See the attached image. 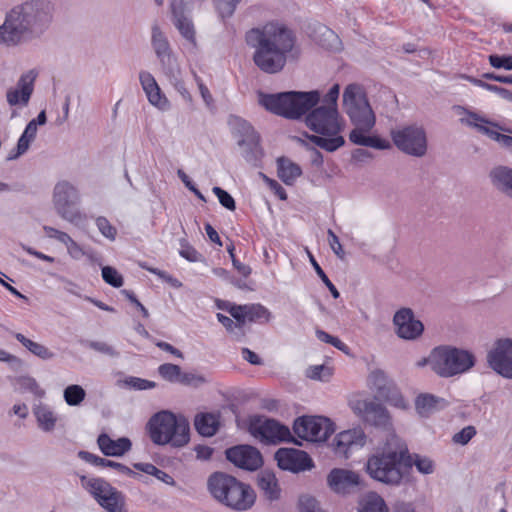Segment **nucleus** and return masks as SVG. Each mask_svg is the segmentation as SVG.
<instances>
[{
	"instance_id": "obj_1",
	"label": "nucleus",
	"mask_w": 512,
	"mask_h": 512,
	"mask_svg": "<svg viewBox=\"0 0 512 512\" xmlns=\"http://www.w3.org/2000/svg\"><path fill=\"white\" fill-rule=\"evenodd\" d=\"M245 39L248 46L255 48V65L268 74L282 71L295 45L293 32L278 23L252 28L246 33Z\"/></svg>"
},
{
	"instance_id": "obj_2",
	"label": "nucleus",
	"mask_w": 512,
	"mask_h": 512,
	"mask_svg": "<svg viewBox=\"0 0 512 512\" xmlns=\"http://www.w3.org/2000/svg\"><path fill=\"white\" fill-rule=\"evenodd\" d=\"M54 12L55 7L50 0H25L7 11L18 45L44 36L52 26Z\"/></svg>"
},
{
	"instance_id": "obj_3",
	"label": "nucleus",
	"mask_w": 512,
	"mask_h": 512,
	"mask_svg": "<svg viewBox=\"0 0 512 512\" xmlns=\"http://www.w3.org/2000/svg\"><path fill=\"white\" fill-rule=\"evenodd\" d=\"M344 110L355 126L349 134V140L358 146L387 150L391 143L377 135H369L375 125V114L368 99L359 85H348L343 93Z\"/></svg>"
},
{
	"instance_id": "obj_4",
	"label": "nucleus",
	"mask_w": 512,
	"mask_h": 512,
	"mask_svg": "<svg viewBox=\"0 0 512 512\" xmlns=\"http://www.w3.org/2000/svg\"><path fill=\"white\" fill-rule=\"evenodd\" d=\"M368 475L383 484L399 486L412 468V456L405 442L395 435L366 462Z\"/></svg>"
},
{
	"instance_id": "obj_5",
	"label": "nucleus",
	"mask_w": 512,
	"mask_h": 512,
	"mask_svg": "<svg viewBox=\"0 0 512 512\" xmlns=\"http://www.w3.org/2000/svg\"><path fill=\"white\" fill-rule=\"evenodd\" d=\"M207 490L218 503L237 512L250 510L256 502L249 484L225 472H213L207 479Z\"/></svg>"
},
{
	"instance_id": "obj_6",
	"label": "nucleus",
	"mask_w": 512,
	"mask_h": 512,
	"mask_svg": "<svg viewBox=\"0 0 512 512\" xmlns=\"http://www.w3.org/2000/svg\"><path fill=\"white\" fill-rule=\"evenodd\" d=\"M305 125L320 135L305 133V137L316 146L334 152L345 144L339 133L342 125L336 107L315 106L305 115Z\"/></svg>"
},
{
	"instance_id": "obj_7",
	"label": "nucleus",
	"mask_w": 512,
	"mask_h": 512,
	"mask_svg": "<svg viewBox=\"0 0 512 512\" xmlns=\"http://www.w3.org/2000/svg\"><path fill=\"white\" fill-rule=\"evenodd\" d=\"M151 442L158 446L182 448L190 441V424L187 418L169 410L153 414L146 424Z\"/></svg>"
},
{
	"instance_id": "obj_8",
	"label": "nucleus",
	"mask_w": 512,
	"mask_h": 512,
	"mask_svg": "<svg viewBox=\"0 0 512 512\" xmlns=\"http://www.w3.org/2000/svg\"><path fill=\"white\" fill-rule=\"evenodd\" d=\"M317 90L259 93V104L267 111L290 120H299L320 102Z\"/></svg>"
},
{
	"instance_id": "obj_9",
	"label": "nucleus",
	"mask_w": 512,
	"mask_h": 512,
	"mask_svg": "<svg viewBox=\"0 0 512 512\" xmlns=\"http://www.w3.org/2000/svg\"><path fill=\"white\" fill-rule=\"evenodd\" d=\"M475 356L464 349L440 346L432 350L427 362L441 377H452L470 370L475 365Z\"/></svg>"
},
{
	"instance_id": "obj_10",
	"label": "nucleus",
	"mask_w": 512,
	"mask_h": 512,
	"mask_svg": "<svg viewBox=\"0 0 512 512\" xmlns=\"http://www.w3.org/2000/svg\"><path fill=\"white\" fill-rule=\"evenodd\" d=\"M248 430L264 444L276 445L282 442H292L296 445H301L293 437L288 426L273 418L260 415L253 416L249 421Z\"/></svg>"
},
{
	"instance_id": "obj_11",
	"label": "nucleus",
	"mask_w": 512,
	"mask_h": 512,
	"mask_svg": "<svg viewBox=\"0 0 512 512\" xmlns=\"http://www.w3.org/2000/svg\"><path fill=\"white\" fill-rule=\"evenodd\" d=\"M390 135L394 145L409 156L420 158L427 153V134L421 125H405L391 130Z\"/></svg>"
},
{
	"instance_id": "obj_12",
	"label": "nucleus",
	"mask_w": 512,
	"mask_h": 512,
	"mask_svg": "<svg viewBox=\"0 0 512 512\" xmlns=\"http://www.w3.org/2000/svg\"><path fill=\"white\" fill-rule=\"evenodd\" d=\"M80 195L77 188L68 181H59L53 189V204L57 214L70 223L82 220V214L77 208Z\"/></svg>"
},
{
	"instance_id": "obj_13",
	"label": "nucleus",
	"mask_w": 512,
	"mask_h": 512,
	"mask_svg": "<svg viewBox=\"0 0 512 512\" xmlns=\"http://www.w3.org/2000/svg\"><path fill=\"white\" fill-rule=\"evenodd\" d=\"M293 431L303 440L322 442L334 432V423L323 416H301L295 419Z\"/></svg>"
},
{
	"instance_id": "obj_14",
	"label": "nucleus",
	"mask_w": 512,
	"mask_h": 512,
	"mask_svg": "<svg viewBox=\"0 0 512 512\" xmlns=\"http://www.w3.org/2000/svg\"><path fill=\"white\" fill-rule=\"evenodd\" d=\"M368 385L375 392V398L383 400L396 408L405 409L406 401L395 383L383 370L375 369L368 376Z\"/></svg>"
},
{
	"instance_id": "obj_15",
	"label": "nucleus",
	"mask_w": 512,
	"mask_h": 512,
	"mask_svg": "<svg viewBox=\"0 0 512 512\" xmlns=\"http://www.w3.org/2000/svg\"><path fill=\"white\" fill-rule=\"evenodd\" d=\"M151 46L159 61L163 74L165 76H175L178 72L176 57L167 36L157 23L153 24L151 27Z\"/></svg>"
},
{
	"instance_id": "obj_16",
	"label": "nucleus",
	"mask_w": 512,
	"mask_h": 512,
	"mask_svg": "<svg viewBox=\"0 0 512 512\" xmlns=\"http://www.w3.org/2000/svg\"><path fill=\"white\" fill-rule=\"evenodd\" d=\"M487 362L497 374L512 379V340L499 339L488 352Z\"/></svg>"
},
{
	"instance_id": "obj_17",
	"label": "nucleus",
	"mask_w": 512,
	"mask_h": 512,
	"mask_svg": "<svg viewBox=\"0 0 512 512\" xmlns=\"http://www.w3.org/2000/svg\"><path fill=\"white\" fill-rule=\"evenodd\" d=\"M277 465L281 470L292 473L304 472L314 467L310 455L295 448H279L274 455Z\"/></svg>"
},
{
	"instance_id": "obj_18",
	"label": "nucleus",
	"mask_w": 512,
	"mask_h": 512,
	"mask_svg": "<svg viewBox=\"0 0 512 512\" xmlns=\"http://www.w3.org/2000/svg\"><path fill=\"white\" fill-rule=\"evenodd\" d=\"M327 484L338 494H349L365 488L360 475L354 471L334 468L327 476Z\"/></svg>"
},
{
	"instance_id": "obj_19",
	"label": "nucleus",
	"mask_w": 512,
	"mask_h": 512,
	"mask_svg": "<svg viewBox=\"0 0 512 512\" xmlns=\"http://www.w3.org/2000/svg\"><path fill=\"white\" fill-rule=\"evenodd\" d=\"M225 455L228 461L236 467L247 471H255L263 465L260 451L250 445H237L226 449Z\"/></svg>"
},
{
	"instance_id": "obj_20",
	"label": "nucleus",
	"mask_w": 512,
	"mask_h": 512,
	"mask_svg": "<svg viewBox=\"0 0 512 512\" xmlns=\"http://www.w3.org/2000/svg\"><path fill=\"white\" fill-rule=\"evenodd\" d=\"M466 124L468 126L474 127L475 129H477L478 132L498 142L502 147H512V136L502 134L495 130L494 128L509 133H512V130L500 126L498 123L485 119L475 112L468 113V119L466 120Z\"/></svg>"
},
{
	"instance_id": "obj_21",
	"label": "nucleus",
	"mask_w": 512,
	"mask_h": 512,
	"mask_svg": "<svg viewBox=\"0 0 512 512\" xmlns=\"http://www.w3.org/2000/svg\"><path fill=\"white\" fill-rule=\"evenodd\" d=\"M395 332L399 338L414 340L424 331L423 323L416 319L410 308H401L393 317Z\"/></svg>"
},
{
	"instance_id": "obj_22",
	"label": "nucleus",
	"mask_w": 512,
	"mask_h": 512,
	"mask_svg": "<svg viewBox=\"0 0 512 512\" xmlns=\"http://www.w3.org/2000/svg\"><path fill=\"white\" fill-rule=\"evenodd\" d=\"M37 76L38 73L34 69L23 73L18 79L16 87L7 91V103L10 106H27L33 94Z\"/></svg>"
},
{
	"instance_id": "obj_23",
	"label": "nucleus",
	"mask_w": 512,
	"mask_h": 512,
	"mask_svg": "<svg viewBox=\"0 0 512 512\" xmlns=\"http://www.w3.org/2000/svg\"><path fill=\"white\" fill-rule=\"evenodd\" d=\"M366 436L361 428H353L342 431L333 440L332 446L334 452L345 458L354 448H361L365 445Z\"/></svg>"
},
{
	"instance_id": "obj_24",
	"label": "nucleus",
	"mask_w": 512,
	"mask_h": 512,
	"mask_svg": "<svg viewBox=\"0 0 512 512\" xmlns=\"http://www.w3.org/2000/svg\"><path fill=\"white\" fill-rule=\"evenodd\" d=\"M139 81L150 104L158 107L163 111L168 110L170 108V103L168 99L162 93L154 76L150 72L144 70L140 71Z\"/></svg>"
},
{
	"instance_id": "obj_25",
	"label": "nucleus",
	"mask_w": 512,
	"mask_h": 512,
	"mask_svg": "<svg viewBox=\"0 0 512 512\" xmlns=\"http://www.w3.org/2000/svg\"><path fill=\"white\" fill-rule=\"evenodd\" d=\"M171 13L175 27L183 38L192 44H196L195 29L193 22L184 13L183 0H172L170 3Z\"/></svg>"
},
{
	"instance_id": "obj_26",
	"label": "nucleus",
	"mask_w": 512,
	"mask_h": 512,
	"mask_svg": "<svg viewBox=\"0 0 512 512\" xmlns=\"http://www.w3.org/2000/svg\"><path fill=\"white\" fill-rule=\"evenodd\" d=\"M363 420L375 427L387 428L390 425V415L387 409L375 401L363 402Z\"/></svg>"
},
{
	"instance_id": "obj_27",
	"label": "nucleus",
	"mask_w": 512,
	"mask_h": 512,
	"mask_svg": "<svg viewBox=\"0 0 512 512\" xmlns=\"http://www.w3.org/2000/svg\"><path fill=\"white\" fill-rule=\"evenodd\" d=\"M99 449L105 456L121 457L132 447V442L127 437L113 440L108 434L101 433L97 438Z\"/></svg>"
},
{
	"instance_id": "obj_28",
	"label": "nucleus",
	"mask_w": 512,
	"mask_h": 512,
	"mask_svg": "<svg viewBox=\"0 0 512 512\" xmlns=\"http://www.w3.org/2000/svg\"><path fill=\"white\" fill-rule=\"evenodd\" d=\"M448 404L446 399L429 393L420 394L415 399V408L421 417H429L435 412L445 409Z\"/></svg>"
},
{
	"instance_id": "obj_29",
	"label": "nucleus",
	"mask_w": 512,
	"mask_h": 512,
	"mask_svg": "<svg viewBox=\"0 0 512 512\" xmlns=\"http://www.w3.org/2000/svg\"><path fill=\"white\" fill-rule=\"evenodd\" d=\"M33 415L36 418L38 428L45 432H52L58 421L56 413L46 404L39 403L33 407Z\"/></svg>"
},
{
	"instance_id": "obj_30",
	"label": "nucleus",
	"mask_w": 512,
	"mask_h": 512,
	"mask_svg": "<svg viewBox=\"0 0 512 512\" xmlns=\"http://www.w3.org/2000/svg\"><path fill=\"white\" fill-rule=\"evenodd\" d=\"M489 177L497 190L512 197V168L497 166L490 171Z\"/></svg>"
},
{
	"instance_id": "obj_31",
	"label": "nucleus",
	"mask_w": 512,
	"mask_h": 512,
	"mask_svg": "<svg viewBox=\"0 0 512 512\" xmlns=\"http://www.w3.org/2000/svg\"><path fill=\"white\" fill-rule=\"evenodd\" d=\"M80 482L82 487L93 496L97 503L102 499V497H106L113 488V486L103 478H90L85 475H81Z\"/></svg>"
},
{
	"instance_id": "obj_32",
	"label": "nucleus",
	"mask_w": 512,
	"mask_h": 512,
	"mask_svg": "<svg viewBox=\"0 0 512 512\" xmlns=\"http://www.w3.org/2000/svg\"><path fill=\"white\" fill-rule=\"evenodd\" d=\"M229 125L233 134L239 138L237 141L238 146H244V144L248 142L247 140H250V138L255 139V137L259 136L253 126L241 117H230Z\"/></svg>"
},
{
	"instance_id": "obj_33",
	"label": "nucleus",
	"mask_w": 512,
	"mask_h": 512,
	"mask_svg": "<svg viewBox=\"0 0 512 512\" xmlns=\"http://www.w3.org/2000/svg\"><path fill=\"white\" fill-rule=\"evenodd\" d=\"M302 174L301 167L286 157L277 159V175L286 185H293Z\"/></svg>"
},
{
	"instance_id": "obj_34",
	"label": "nucleus",
	"mask_w": 512,
	"mask_h": 512,
	"mask_svg": "<svg viewBox=\"0 0 512 512\" xmlns=\"http://www.w3.org/2000/svg\"><path fill=\"white\" fill-rule=\"evenodd\" d=\"M78 456L82 460H84L94 466L111 467V468L118 470L122 474L132 476V477H135L138 475L137 473H135L133 470H131L129 467H127L126 465H124L122 463H118V462H115L112 460H108L106 458L99 457V456H97L93 453H90L88 451H79Z\"/></svg>"
},
{
	"instance_id": "obj_35",
	"label": "nucleus",
	"mask_w": 512,
	"mask_h": 512,
	"mask_svg": "<svg viewBox=\"0 0 512 512\" xmlns=\"http://www.w3.org/2000/svg\"><path fill=\"white\" fill-rule=\"evenodd\" d=\"M257 485L269 501H276L280 498L281 489L273 473L262 472L257 478Z\"/></svg>"
},
{
	"instance_id": "obj_36",
	"label": "nucleus",
	"mask_w": 512,
	"mask_h": 512,
	"mask_svg": "<svg viewBox=\"0 0 512 512\" xmlns=\"http://www.w3.org/2000/svg\"><path fill=\"white\" fill-rule=\"evenodd\" d=\"M314 41L323 47L326 50L329 51H338L340 50L341 41L332 31L330 28H328L325 25H318L317 28L314 31L313 36Z\"/></svg>"
},
{
	"instance_id": "obj_37",
	"label": "nucleus",
	"mask_w": 512,
	"mask_h": 512,
	"mask_svg": "<svg viewBox=\"0 0 512 512\" xmlns=\"http://www.w3.org/2000/svg\"><path fill=\"white\" fill-rule=\"evenodd\" d=\"M194 426L200 435L212 437L217 433L219 428L218 416L212 413H199L195 416Z\"/></svg>"
},
{
	"instance_id": "obj_38",
	"label": "nucleus",
	"mask_w": 512,
	"mask_h": 512,
	"mask_svg": "<svg viewBox=\"0 0 512 512\" xmlns=\"http://www.w3.org/2000/svg\"><path fill=\"white\" fill-rule=\"evenodd\" d=\"M247 141L244 146H240L243 148L242 156L248 164L260 167L264 156V151L260 145V136L255 137V139L250 138Z\"/></svg>"
},
{
	"instance_id": "obj_39",
	"label": "nucleus",
	"mask_w": 512,
	"mask_h": 512,
	"mask_svg": "<svg viewBox=\"0 0 512 512\" xmlns=\"http://www.w3.org/2000/svg\"><path fill=\"white\" fill-rule=\"evenodd\" d=\"M15 338L33 355L39 357L42 360H50L55 357V353H53L49 348L30 340L21 333H16Z\"/></svg>"
},
{
	"instance_id": "obj_40",
	"label": "nucleus",
	"mask_w": 512,
	"mask_h": 512,
	"mask_svg": "<svg viewBox=\"0 0 512 512\" xmlns=\"http://www.w3.org/2000/svg\"><path fill=\"white\" fill-rule=\"evenodd\" d=\"M98 504L108 512H125L123 509L125 497L115 487L112 488V491L106 497H102Z\"/></svg>"
},
{
	"instance_id": "obj_41",
	"label": "nucleus",
	"mask_w": 512,
	"mask_h": 512,
	"mask_svg": "<svg viewBox=\"0 0 512 512\" xmlns=\"http://www.w3.org/2000/svg\"><path fill=\"white\" fill-rule=\"evenodd\" d=\"M358 512H389L384 499L376 493L369 494Z\"/></svg>"
},
{
	"instance_id": "obj_42",
	"label": "nucleus",
	"mask_w": 512,
	"mask_h": 512,
	"mask_svg": "<svg viewBox=\"0 0 512 512\" xmlns=\"http://www.w3.org/2000/svg\"><path fill=\"white\" fill-rule=\"evenodd\" d=\"M244 309H246L247 320L250 322H268L271 318L270 311L263 305L257 304H246L244 305Z\"/></svg>"
},
{
	"instance_id": "obj_43",
	"label": "nucleus",
	"mask_w": 512,
	"mask_h": 512,
	"mask_svg": "<svg viewBox=\"0 0 512 512\" xmlns=\"http://www.w3.org/2000/svg\"><path fill=\"white\" fill-rule=\"evenodd\" d=\"M81 345L96 351L102 355L111 357V358H117L119 357L120 353L113 347L112 345L108 344L104 341H95V340H81Z\"/></svg>"
},
{
	"instance_id": "obj_44",
	"label": "nucleus",
	"mask_w": 512,
	"mask_h": 512,
	"mask_svg": "<svg viewBox=\"0 0 512 512\" xmlns=\"http://www.w3.org/2000/svg\"><path fill=\"white\" fill-rule=\"evenodd\" d=\"M64 400L69 406H78L85 399V390L77 384L69 385L64 390Z\"/></svg>"
},
{
	"instance_id": "obj_45",
	"label": "nucleus",
	"mask_w": 512,
	"mask_h": 512,
	"mask_svg": "<svg viewBox=\"0 0 512 512\" xmlns=\"http://www.w3.org/2000/svg\"><path fill=\"white\" fill-rule=\"evenodd\" d=\"M241 0H213L215 9L222 20L233 16Z\"/></svg>"
},
{
	"instance_id": "obj_46",
	"label": "nucleus",
	"mask_w": 512,
	"mask_h": 512,
	"mask_svg": "<svg viewBox=\"0 0 512 512\" xmlns=\"http://www.w3.org/2000/svg\"><path fill=\"white\" fill-rule=\"evenodd\" d=\"M158 374L168 382L178 383L181 376V367L172 363H164L158 367Z\"/></svg>"
},
{
	"instance_id": "obj_47",
	"label": "nucleus",
	"mask_w": 512,
	"mask_h": 512,
	"mask_svg": "<svg viewBox=\"0 0 512 512\" xmlns=\"http://www.w3.org/2000/svg\"><path fill=\"white\" fill-rule=\"evenodd\" d=\"M119 383H122L129 389L138 391L154 389L157 386V384L154 381H150L135 376H128L124 380L119 381Z\"/></svg>"
},
{
	"instance_id": "obj_48",
	"label": "nucleus",
	"mask_w": 512,
	"mask_h": 512,
	"mask_svg": "<svg viewBox=\"0 0 512 512\" xmlns=\"http://www.w3.org/2000/svg\"><path fill=\"white\" fill-rule=\"evenodd\" d=\"M0 44L7 47L19 46L6 15L3 24L0 26Z\"/></svg>"
},
{
	"instance_id": "obj_49",
	"label": "nucleus",
	"mask_w": 512,
	"mask_h": 512,
	"mask_svg": "<svg viewBox=\"0 0 512 512\" xmlns=\"http://www.w3.org/2000/svg\"><path fill=\"white\" fill-rule=\"evenodd\" d=\"M95 224L99 232L108 240L114 241L117 236V229L109 222L104 216H98L95 219Z\"/></svg>"
},
{
	"instance_id": "obj_50",
	"label": "nucleus",
	"mask_w": 512,
	"mask_h": 512,
	"mask_svg": "<svg viewBox=\"0 0 512 512\" xmlns=\"http://www.w3.org/2000/svg\"><path fill=\"white\" fill-rule=\"evenodd\" d=\"M412 456V466L415 465L418 472L428 475L432 474L435 469L434 462L425 456H421L419 454H411Z\"/></svg>"
},
{
	"instance_id": "obj_51",
	"label": "nucleus",
	"mask_w": 512,
	"mask_h": 512,
	"mask_svg": "<svg viewBox=\"0 0 512 512\" xmlns=\"http://www.w3.org/2000/svg\"><path fill=\"white\" fill-rule=\"evenodd\" d=\"M103 280L114 288H119L123 285L122 275L111 266L102 267Z\"/></svg>"
},
{
	"instance_id": "obj_52",
	"label": "nucleus",
	"mask_w": 512,
	"mask_h": 512,
	"mask_svg": "<svg viewBox=\"0 0 512 512\" xmlns=\"http://www.w3.org/2000/svg\"><path fill=\"white\" fill-rule=\"evenodd\" d=\"M310 261L311 264L316 272V274L319 276V278L322 280V282L325 284V286L329 289L331 295L333 298L337 299L340 297V293L335 287V285L330 281L326 273L323 271V269L320 267L318 262L315 260V258L310 255Z\"/></svg>"
},
{
	"instance_id": "obj_53",
	"label": "nucleus",
	"mask_w": 512,
	"mask_h": 512,
	"mask_svg": "<svg viewBox=\"0 0 512 512\" xmlns=\"http://www.w3.org/2000/svg\"><path fill=\"white\" fill-rule=\"evenodd\" d=\"M179 254L190 262H199L203 258L202 255L184 238L180 240Z\"/></svg>"
},
{
	"instance_id": "obj_54",
	"label": "nucleus",
	"mask_w": 512,
	"mask_h": 512,
	"mask_svg": "<svg viewBox=\"0 0 512 512\" xmlns=\"http://www.w3.org/2000/svg\"><path fill=\"white\" fill-rule=\"evenodd\" d=\"M489 64L495 69L512 70V55L490 54L488 56Z\"/></svg>"
},
{
	"instance_id": "obj_55",
	"label": "nucleus",
	"mask_w": 512,
	"mask_h": 512,
	"mask_svg": "<svg viewBox=\"0 0 512 512\" xmlns=\"http://www.w3.org/2000/svg\"><path fill=\"white\" fill-rule=\"evenodd\" d=\"M306 375L314 380L326 381L332 375V370L325 365H316L309 367Z\"/></svg>"
},
{
	"instance_id": "obj_56",
	"label": "nucleus",
	"mask_w": 512,
	"mask_h": 512,
	"mask_svg": "<svg viewBox=\"0 0 512 512\" xmlns=\"http://www.w3.org/2000/svg\"><path fill=\"white\" fill-rule=\"evenodd\" d=\"M213 193L217 196L220 204L230 211L236 209V203L234 198L224 189L215 186L212 189Z\"/></svg>"
},
{
	"instance_id": "obj_57",
	"label": "nucleus",
	"mask_w": 512,
	"mask_h": 512,
	"mask_svg": "<svg viewBox=\"0 0 512 512\" xmlns=\"http://www.w3.org/2000/svg\"><path fill=\"white\" fill-rule=\"evenodd\" d=\"M476 435L474 426L469 425L454 434L452 440L456 444L466 445Z\"/></svg>"
},
{
	"instance_id": "obj_58",
	"label": "nucleus",
	"mask_w": 512,
	"mask_h": 512,
	"mask_svg": "<svg viewBox=\"0 0 512 512\" xmlns=\"http://www.w3.org/2000/svg\"><path fill=\"white\" fill-rule=\"evenodd\" d=\"M169 81L174 86L175 90L182 96V98L187 102H192V96L188 89L185 86V83L182 79L179 78V71L175 74V76H167Z\"/></svg>"
},
{
	"instance_id": "obj_59",
	"label": "nucleus",
	"mask_w": 512,
	"mask_h": 512,
	"mask_svg": "<svg viewBox=\"0 0 512 512\" xmlns=\"http://www.w3.org/2000/svg\"><path fill=\"white\" fill-rule=\"evenodd\" d=\"M316 335L320 341L329 343L341 351H346L348 349L347 345L344 342H342L338 337L332 336L323 330H317Z\"/></svg>"
},
{
	"instance_id": "obj_60",
	"label": "nucleus",
	"mask_w": 512,
	"mask_h": 512,
	"mask_svg": "<svg viewBox=\"0 0 512 512\" xmlns=\"http://www.w3.org/2000/svg\"><path fill=\"white\" fill-rule=\"evenodd\" d=\"M20 385L23 389L30 391L35 396L41 398L45 395V391L39 386L37 381L32 377H22Z\"/></svg>"
},
{
	"instance_id": "obj_61",
	"label": "nucleus",
	"mask_w": 512,
	"mask_h": 512,
	"mask_svg": "<svg viewBox=\"0 0 512 512\" xmlns=\"http://www.w3.org/2000/svg\"><path fill=\"white\" fill-rule=\"evenodd\" d=\"M43 230L49 238H54L63 243L65 246H68L69 243L73 241V239L66 232L60 231L51 226H44Z\"/></svg>"
},
{
	"instance_id": "obj_62",
	"label": "nucleus",
	"mask_w": 512,
	"mask_h": 512,
	"mask_svg": "<svg viewBox=\"0 0 512 512\" xmlns=\"http://www.w3.org/2000/svg\"><path fill=\"white\" fill-rule=\"evenodd\" d=\"M228 313L237 321V326L242 327L247 319L246 309L244 305L232 304L227 309Z\"/></svg>"
},
{
	"instance_id": "obj_63",
	"label": "nucleus",
	"mask_w": 512,
	"mask_h": 512,
	"mask_svg": "<svg viewBox=\"0 0 512 512\" xmlns=\"http://www.w3.org/2000/svg\"><path fill=\"white\" fill-rule=\"evenodd\" d=\"M340 93L339 84H334L329 91L325 94L323 98V105L326 107H336L337 108V100Z\"/></svg>"
},
{
	"instance_id": "obj_64",
	"label": "nucleus",
	"mask_w": 512,
	"mask_h": 512,
	"mask_svg": "<svg viewBox=\"0 0 512 512\" xmlns=\"http://www.w3.org/2000/svg\"><path fill=\"white\" fill-rule=\"evenodd\" d=\"M178 177L181 179V181L184 183L186 188H188L191 192L195 194L197 198H199L201 201H206V198L204 195L199 191V189L195 186V184L191 181L189 176L181 169L177 172Z\"/></svg>"
}]
</instances>
